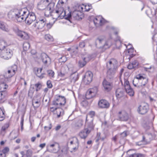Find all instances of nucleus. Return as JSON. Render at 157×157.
<instances>
[{"instance_id":"obj_1","label":"nucleus","mask_w":157,"mask_h":157,"mask_svg":"<svg viewBox=\"0 0 157 157\" xmlns=\"http://www.w3.org/2000/svg\"><path fill=\"white\" fill-rule=\"evenodd\" d=\"M8 17L10 19L21 22L25 21L28 25H30L36 19L34 13H28L24 9L14 8L10 10L8 13Z\"/></svg>"},{"instance_id":"obj_2","label":"nucleus","mask_w":157,"mask_h":157,"mask_svg":"<svg viewBox=\"0 0 157 157\" xmlns=\"http://www.w3.org/2000/svg\"><path fill=\"white\" fill-rule=\"evenodd\" d=\"M52 13V15L54 17L55 19H62L64 17L65 19L70 23H72L71 19L72 18L75 20H80L83 17L82 13L78 10H75L72 14L71 12H69L67 15H66L65 11L62 7H60L57 10H53Z\"/></svg>"},{"instance_id":"obj_3","label":"nucleus","mask_w":157,"mask_h":157,"mask_svg":"<svg viewBox=\"0 0 157 157\" xmlns=\"http://www.w3.org/2000/svg\"><path fill=\"white\" fill-rule=\"evenodd\" d=\"M106 66L108 69L107 73V76L108 78L111 79L113 77L117 71L118 63L116 59H112L106 63Z\"/></svg>"},{"instance_id":"obj_4","label":"nucleus","mask_w":157,"mask_h":157,"mask_svg":"<svg viewBox=\"0 0 157 157\" xmlns=\"http://www.w3.org/2000/svg\"><path fill=\"white\" fill-rule=\"evenodd\" d=\"M105 37L104 36L98 37L95 40L96 46L97 47L98 45L99 47L105 49L109 48L112 45L111 40L109 39L105 41Z\"/></svg>"},{"instance_id":"obj_5","label":"nucleus","mask_w":157,"mask_h":157,"mask_svg":"<svg viewBox=\"0 0 157 157\" xmlns=\"http://www.w3.org/2000/svg\"><path fill=\"white\" fill-rule=\"evenodd\" d=\"M13 55V51L7 47H4L1 50L0 57L5 59L8 60L11 58Z\"/></svg>"},{"instance_id":"obj_6","label":"nucleus","mask_w":157,"mask_h":157,"mask_svg":"<svg viewBox=\"0 0 157 157\" xmlns=\"http://www.w3.org/2000/svg\"><path fill=\"white\" fill-rule=\"evenodd\" d=\"M46 24V19L43 17H40L36 20V23L33 26L38 29H42Z\"/></svg>"},{"instance_id":"obj_7","label":"nucleus","mask_w":157,"mask_h":157,"mask_svg":"<svg viewBox=\"0 0 157 157\" xmlns=\"http://www.w3.org/2000/svg\"><path fill=\"white\" fill-rule=\"evenodd\" d=\"M66 102V98L64 96L59 95L57 98L53 101L52 104L55 106L60 107L64 106Z\"/></svg>"},{"instance_id":"obj_8","label":"nucleus","mask_w":157,"mask_h":157,"mask_svg":"<svg viewBox=\"0 0 157 157\" xmlns=\"http://www.w3.org/2000/svg\"><path fill=\"white\" fill-rule=\"evenodd\" d=\"M136 79L139 80L141 85L138 86V87L144 88L148 82V78L144 75L139 74L136 76Z\"/></svg>"},{"instance_id":"obj_9","label":"nucleus","mask_w":157,"mask_h":157,"mask_svg":"<svg viewBox=\"0 0 157 157\" xmlns=\"http://www.w3.org/2000/svg\"><path fill=\"white\" fill-rule=\"evenodd\" d=\"M124 86L126 92L130 96H134V91L130 86L128 81L126 79L124 80Z\"/></svg>"},{"instance_id":"obj_10","label":"nucleus","mask_w":157,"mask_h":157,"mask_svg":"<svg viewBox=\"0 0 157 157\" xmlns=\"http://www.w3.org/2000/svg\"><path fill=\"white\" fill-rule=\"evenodd\" d=\"M105 20L101 16L96 17L94 20L95 25L97 27L101 26L106 22Z\"/></svg>"},{"instance_id":"obj_11","label":"nucleus","mask_w":157,"mask_h":157,"mask_svg":"<svg viewBox=\"0 0 157 157\" xmlns=\"http://www.w3.org/2000/svg\"><path fill=\"white\" fill-rule=\"evenodd\" d=\"M118 117L119 120L123 121H127L129 118L128 113L124 111H121L118 112Z\"/></svg>"},{"instance_id":"obj_12","label":"nucleus","mask_w":157,"mask_h":157,"mask_svg":"<svg viewBox=\"0 0 157 157\" xmlns=\"http://www.w3.org/2000/svg\"><path fill=\"white\" fill-rule=\"evenodd\" d=\"M47 147L49 151L54 153H57L59 150V145L56 143L48 145Z\"/></svg>"},{"instance_id":"obj_13","label":"nucleus","mask_w":157,"mask_h":157,"mask_svg":"<svg viewBox=\"0 0 157 157\" xmlns=\"http://www.w3.org/2000/svg\"><path fill=\"white\" fill-rule=\"evenodd\" d=\"M67 143H70L71 145L76 144V146L73 148L74 151L77 150L78 149L79 142L76 137H72L70 138L68 140Z\"/></svg>"},{"instance_id":"obj_14","label":"nucleus","mask_w":157,"mask_h":157,"mask_svg":"<svg viewBox=\"0 0 157 157\" xmlns=\"http://www.w3.org/2000/svg\"><path fill=\"white\" fill-rule=\"evenodd\" d=\"M93 74L90 71L86 72L83 78V81L86 84H89L92 81Z\"/></svg>"},{"instance_id":"obj_15","label":"nucleus","mask_w":157,"mask_h":157,"mask_svg":"<svg viewBox=\"0 0 157 157\" xmlns=\"http://www.w3.org/2000/svg\"><path fill=\"white\" fill-rule=\"evenodd\" d=\"M152 135L151 134H146L143 136L141 141L144 144L149 143L152 139Z\"/></svg>"},{"instance_id":"obj_16","label":"nucleus","mask_w":157,"mask_h":157,"mask_svg":"<svg viewBox=\"0 0 157 157\" xmlns=\"http://www.w3.org/2000/svg\"><path fill=\"white\" fill-rule=\"evenodd\" d=\"M16 34L21 38L25 39L28 40L29 38V36L26 33L20 31L18 29L15 31Z\"/></svg>"},{"instance_id":"obj_17","label":"nucleus","mask_w":157,"mask_h":157,"mask_svg":"<svg viewBox=\"0 0 157 157\" xmlns=\"http://www.w3.org/2000/svg\"><path fill=\"white\" fill-rule=\"evenodd\" d=\"M54 6V3L48 4L47 6L45 9L44 15L45 16L48 17L50 15H51V13H52Z\"/></svg>"},{"instance_id":"obj_18","label":"nucleus","mask_w":157,"mask_h":157,"mask_svg":"<svg viewBox=\"0 0 157 157\" xmlns=\"http://www.w3.org/2000/svg\"><path fill=\"white\" fill-rule=\"evenodd\" d=\"M2 75L5 78L6 82H10V78L14 75V73H12L10 71L7 70L4 71Z\"/></svg>"},{"instance_id":"obj_19","label":"nucleus","mask_w":157,"mask_h":157,"mask_svg":"<svg viewBox=\"0 0 157 157\" xmlns=\"http://www.w3.org/2000/svg\"><path fill=\"white\" fill-rule=\"evenodd\" d=\"M59 107L57 106L56 107H51L50 108V110L52 112H54L56 110H57L56 114L57 117L58 118L63 114V110L62 109L59 108Z\"/></svg>"},{"instance_id":"obj_20","label":"nucleus","mask_w":157,"mask_h":157,"mask_svg":"<svg viewBox=\"0 0 157 157\" xmlns=\"http://www.w3.org/2000/svg\"><path fill=\"white\" fill-rule=\"evenodd\" d=\"M148 109V105L146 104L140 105L138 107V111L139 113L141 114H144L146 113Z\"/></svg>"},{"instance_id":"obj_21","label":"nucleus","mask_w":157,"mask_h":157,"mask_svg":"<svg viewBox=\"0 0 157 157\" xmlns=\"http://www.w3.org/2000/svg\"><path fill=\"white\" fill-rule=\"evenodd\" d=\"M99 107L102 108H108L109 106V104L106 100L102 99L100 100L98 103Z\"/></svg>"},{"instance_id":"obj_22","label":"nucleus","mask_w":157,"mask_h":157,"mask_svg":"<svg viewBox=\"0 0 157 157\" xmlns=\"http://www.w3.org/2000/svg\"><path fill=\"white\" fill-rule=\"evenodd\" d=\"M157 12L156 8H149L146 11V13L147 15L151 17L155 15Z\"/></svg>"},{"instance_id":"obj_23","label":"nucleus","mask_w":157,"mask_h":157,"mask_svg":"<svg viewBox=\"0 0 157 157\" xmlns=\"http://www.w3.org/2000/svg\"><path fill=\"white\" fill-rule=\"evenodd\" d=\"M41 57L43 62L45 64L51 62V59L46 53H42L41 55Z\"/></svg>"},{"instance_id":"obj_24","label":"nucleus","mask_w":157,"mask_h":157,"mask_svg":"<svg viewBox=\"0 0 157 157\" xmlns=\"http://www.w3.org/2000/svg\"><path fill=\"white\" fill-rule=\"evenodd\" d=\"M102 84L104 89L107 91H109L112 88V86L111 83L108 82L106 80H104Z\"/></svg>"},{"instance_id":"obj_25","label":"nucleus","mask_w":157,"mask_h":157,"mask_svg":"<svg viewBox=\"0 0 157 157\" xmlns=\"http://www.w3.org/2000/svg\"><path fill=\"white\" fill-rule=\"evenodd\" d=\"M124 91L123 89L121 88L117 89L116 91V95L117 98H120L124 95Z\"/></svg>"},{"instance_id":"obj_26","label":"nucleus","mask_w":157,"mask_h":157,"mask_svg":"<svg viewBox=\"0 0 157 157\" xmlns=\"http://www.w3.org/2000/svg\"><path fill=\"white\" fill-rule=\"evenodd\" d=\"M48 5V4H46L43 0L38 3L37 5V8L39 10H43L46 8V6H47Z\"/></svg>"},{"instance_id":"obj_27","label":"nucleus","mask_w":157,"mask_h":157,"mask_svg":"<svg viewBox=\"0 0 157 157\" xmlns=\"http://www.w3.org/2000/svg\"><path fill=\"white\" fill-rule=\"evenodd\" d=\"M89 133V130L85 129L79 133V136L81 138L85 139L87 137Z\"/></svg>"},{"instance_id":"obj_28","label":"nucleus","mask_w":157,"mask_h":157,"mask_svg":"<svg viewBox=\"0 0 157 157\" xmlns=\"http://www.w3.org/2000/svg\"><path fill=\"white\" fill-rule=\"evenodd\" d=\"M78 75L76 72L72 74L70 76L71 81L72 82H75L78 80Z\"/></svg>"},{"instance_id":"obj_29","label":"nucleus","mask_w":157,"mask_h":157,"mask_svg":"<svg viewBox=\"0 0 157 157\" xmlns=\"http://www.w3.org/2000/svg\"><path fill=\"white\" fill-rule=\"evenodd\" d=\"M42 70V68H38L36 72V75L40 79L43 78L45 75V74L44 73L41 74Z\"/></svg>"},{"instance_id":"obj_30","label":"nucleus","mask_w":157,"mask_h":157,"mask_svg":"<svg viewBox=\"0 0 157 157\" xmlns=\"http://www.w3.org/2000/svg\"><path fill=\"white\" fill-rule=\"evenodd\" d=\"M0 29L2 30L8 32L9 31V29L7 28V26L4 22L0 21Z\"/></svg>"},{"instance_id":"obj_31","label":"nucleus","mask_w":157,"mask_h":157,"mask_svg":"<svg viewBox=\"0 0 157 157\" xmlns=\"http://www.w3.org/2000/svg\"><path fill=\"white\" fill-rule=\"evenodd\" d=\"M8 87V86L4 83L1 84H0V92H6V90Z\"/></svg>"},{"instance_id":"obj_32","label":"nucleus","mask_w":157,"mask_h":157,"mask_svg":"<svg viewBox=\"0 0 157 157\" xmlns=\"http://www.w3.org/2000/svg\"><path fill=\"white\" fill-rule=\"evenodd\" d=\"M86 58V57L84 58L82 60H80L78 63V66L80 67H82L86 65V62L85 60Z\"/></svg>"},{"instance_id":"obj_33","label":"nucleus","mask_w":157,"mask_h":157,"mask_svg":"<svg viewBox=\"0 0 157 157\" xmlns=\"http://www.w3.org/2000/svg\"><path fill=\"white\" fill-rule=\"evenodd\" d=\"M5 111L3 109L0 108V121H3L5 118Z\"/></svg>"},{"instance_id":"obj_34","label":"nucleus","mask_w":157,"mask_h":157,"mask_svg":"<svg viewBox=\"0 0 157 157\" xmlns=\"http://www.w3.org/2000/svg\"><path fill=\"white\" fill-rule=\"evenodd\" d=\"M9 126V124H6L3 126L2 127L1 131V133L2 135H4L6 133V130L8 128Z\"/></svg>"},{"instance_id":"obj_35","label":"nucleus","mask_w":157,"mask_h":157,"mask_svg":"<svg viewBox=\"0 0 157 157\" xmlns=\"http://www.w3.org/2000/svg\"><path fill=\"white\" fill-rule=\"evenodd\" d=\"M17 66L16 65H13L10 67L9 68L8 70L10 71V72L12 73H14V75L17 70Z\"/></svg>"},{"instance_id":"obj_36","label":"nucleus","mask_w":157,"mask_h":157,"mask_svg":"<svg viewBox=\"0 0 157 157\" xmlns=\"http://www.w3.org/2000/svg\"><path fill=\"white\" fill-rule=\"evenodd\" d=\"M94 126V125L92 121H91V122L88 124L87 128L86 129L87 130H89V132H90L91 130L93 129Z\"/></svg>"},{"instance_id":"obj_37","label":"nucleus","mask_w":157,"mask_h":157,"mask_svg":"<svg viewBox=\"0 0 157 157\" xmlns=\"http://www.w3.org/2000/svg\"><path fill=\"white\" fill-rule=\"evenodd\" d=\"M94 96L89 90L87 91L86 94V97L87 99H90Z\"/></svg>"},{"instance_id":"obj_38","label":"nucleus","mask_w":157,"mask_h":157,"mask_svg":"<svg viewBox=\"0 0 157 157\" xmlns=\"http://www.w3.org/2000/svg\"><path fill=\"white\" fill-rule=\"evenodd\" d=\"M30 46V44L29 43L27 42H25L23 44V49L24 51H27L29 49Z\"/></svg>"},{"instance_id":"obj_39","label":"nucleus","mask_w":157,"mask_h":157,"mask_svg":"<svg viewBox=\"0 0 157 157\" xmlns=\"http://www.w3.org/2000/svg\"><path fill=\"white\" fill-rule=\"evenodd\" d=\"M36 91L39 90L42 87V85L40 82H38L34 85Z\"/></svg>"},{"instance_id":"obj_40","label":"nucleus","mask_w":157,"mask_h":157,"mask_svg":"<svg viewBox=\"0 0 157 157\" xmlns=\"http://www.w3.org/2000/svg\"><path fill=\"white\" fill-rule=\"evenodd\" d=\"M44 38L48 41H52L53 40V38L52 36L49 34L45 35Z\"/></svg>"},{"instance_id":"obj_41","label":"nucleus","mask_w":157,"mask_h":157,"mask_svg":"<svg viewBox=\"0 0 157 157\" xmlns=\"http://www.w3.org/2000/svg\"><path fill=\"white\" fill-rule=\"evenodd\" d=\"M89 90L91 93V94L95 96L97 92L98 89L96 87H94L93 88Z\"/></svg>"},{"instance_id":"obj_42","label":"nucleus","mask_w":157,"mask_h":157,"mask_svg":"<svg viewBox=\"0 0 157 157\" xmlns=\"http://www.w3.org/2000/svg\"><path fill=\"white\" fill-rule=\"evenodd\" d=\"M129 157H144L143 154L140 153H134L129 156Z\"/></svg>"},{"instance_id":"obj_43","label":"nucleus","mask_w":157,"mask_h":157,"mask_svg":"<svg viewBox=\"0 0 157 157\" xmlns=\"http://www.w3.org/2000/svg\"><path fill=\"white\" fill-rule=\"evenodd\" d=\"M6 92H0V101L3 100L6 95Z\"/></svg>"},{"instance_id":"obj_44","label":"nucleus","mask_w":157,"mask_h":157,"mask_svg":"<svg viewBox=\"0 0 157 157\" xmlns=\"http://www.w3.org/2000/svg\"><path fill=\"white\" fill-rule=\"evenodd\" d=\"M101 140L103 141L104 140V138H101L100 137V133H98L96 138L95 141L96 142H97L99 140Z\"/></svg>"},{"instance_id":"obj_45","label":"nucleus","mask_w":157,"mask_h":157,"mask_svg":"<svg viewBox=\"0 0 157 157\" xmlns=\"http://www.w3.org/2000/svg\"><path fill=\"white\" fill-rule=\"evenodd\" d=\"M33 151L30 149H29L26 151L25 155L27 157H31L32 155Z\"/></svg>"},{"instance_id":"obj_46","label":"nucleus","mask_w":157,"mask_h":157,"mask_svg":"<svg viewBox=\"0 0 157 157\" xmlns=\"http://www.w3.org/2000/svg\"><path fill=\"white\" fill-rule=\"evenodd\" d=\"M85 5H79L78 6V11H80L81 12L84 11V10Z\"/></svg>"},{"instance_id":"obj_47","label":"nucleus","mask_w":157,"mask_h":157,"mask_svg":"<svg viewBox=\"0 0 157 157\" xmlns=\"http://www.w3.org/2000/svg\"><path fill=\"white\" fill-rule=\"evenodd\" d=\"M66 60V58L65 56H63L59 59V61L60 62H65Z\"/></svg>"},{"instance_id":"obj_48","label":"nucleus","mask_w":157,"mask_h":157,"mask_svg":"<svg viewBox=\"0 0 157 157\" xmlns=\"http://www.w3.org/2000/svg\"><path fill=\"white\" fill-rule=\"evenodd\" d=\"M40 101H33V105L34 107H38L40 105Z\"/></svg>"},{"instance_id":"obj_49","label":"nucleus","mask_w":157,"mask_h":157,"mask_svg":"<svg viewBox=\"0 0 157 157\" xmlns=\"http://www.w3.org/2000/svg\"><path fill=\"white\" fill-rule=\"evenodd\" d=\"M84 11H88L91 9V5H88L85 6Z\"/></svg>"},{"instance_id":"obj_50","label":"nucleus","mask_w":157,"mask_h":157,"mask_svg":"<svg viewBox=\"0 0 157 157\" xmlns=\"http://www.w3.org/2000/svg\"><path fill=\"white\" fill-rule=\"evenodd\" d=\"M9 150L8 147H6L1 151V152L6 155V154L9 151Z\"/></svg>"},{"instance_id":"obj_51","label":"nucleus","mask_w":157,"mask_h":157,"mask_svg":"<svg viewBox=\"0 0 157 157\" xmlns=\"http://www.w3.org/2000/svg\"><path fill=\"white\" fill-rule=\"evenodd\" d=\"M47 85L48 88H51L52 87V84L51 81L50 80H48L47 82Z\"/></svg>"},{"instance_id":"obj_52","label":"nucleus","mask_w":157,"mask_h":157,"mask_svg":"<svg viewBox=\"0 0 157 157\" xmlns=\"http://www.w3.org/2000/svg\"><path fill=\"white\" fill-rule=\"evenodd\" d=\"M86 41H83L81 42L79 44V46L81 48H83L85 46Z\"/></svg>"},{"instance_id":"obj_53","label":"nucleus","mask_w":157,"mask_h":157,"mask_svg":"<svg viewBox=\"0 0 157 157\" xmlns=\"http://www.w3.org/2000/svg\"><path fill=\"white\" fill-rule=\"evenodd\" d=\"M48 73L50 76L53 77L54 75V72L52 70H48L47 71Z\"/></svg>"},{"instance_id":"obj_54","label":"nucleus","mask_w":157,"mask_h":157,"mask_svg":"<svg viewBox=\"0 0 157 157\" xmlns=\"http://www.w3.org/2000/svg\"><path fill=\"white\" fill-rule=\"evenodd\" d=\"M82 123L81 121H78L76 124V127L77 128H80L82 126Z\"/></svg>"},{"instance_id":"obj_55","label":"nucleus","mask_w":157,"mask_h":157,"mask_svg":"<svg viewBox=\"0 0 157 157\" xmlns=\"http://www.w3.org/2000/svg\"><path fill=\"white\" fill-rule=\"evenodd\" d=\"M132 63L133 64V66H134L135 68L138 65V63L136 60L134 61L133 62H132Z\"/></svg>"},{"instance_id":"obj_56","label":"nucleus","mask_w":157,"mask_h":157,"mask_svg":"<svg viewBox=\"0 0 157 157\" xmlns=\"http://www.w3.org/2000/svg\"><path fill=\"white\" fill-rule=\"evenodd\" d=\"M152 39L154 42L156 43V45H157V33H155L153 36Z\"/></svg>"},{"instance_id":"obj_57","label":"nucleus","mask_w":157,"mask_h":157,"mask_svg":"<svg viewBox=\"0 0 157 157\" xmlns=\"http://www.w3.org/2000/svg\"><path fill=\"white\" fill-rule=\"evenodd\" d=\"M23 122H24V119L23 118H21V131H22L23 129Z\"/></svg>"},{"instance_id":"obj_58","label":"nucleus","mask_w":157,"mask_h":157,"mask_svg":"<svg viewBox=\"0 0 157 157\" xmlns=\"http://www.w3.org/2000/svg\"><path fill=\"white\" fill-rule=\"evenodd\" d=\"M133 49L131 47L128 48V53L130 54H132V53L133 52Z\"/></svg>"},{"instance_id":"obj_59","label":"nucleus","mask_w":157,"mask_h":157,"mask_svg":"<svg viewBox=\"0 0 157 157\" xmlns=\"http://www.w3.org/2000/svg\"><path fill=\"white\" fill-rule=\"evenodd\" d=\"M128 68L129 69H132L135 68L133 64L131 63L129 64L128 66Z\"/></svg>"},{"instance_id":"obj_60","label":"nucleus","mask_w":157,"mask_h":157,"mask_svg":"<svg viewBox=\"0 0 157 157\" xmlns=\"http://www.w3.org/2000/svg\"><path fill=\"white\" fill-rule=\"evenodd\" d=\"M95 113L94 111H90L89 113V115L90 116V117H92L93 116H94Z\"/></svg>"},{"instance_id":"obj_61","label":"nucleus","mask_w":157,"mask_h":157,"mask_svg":"<svg viewBox=\"0 0 157 157\" xmlns=\"http://www.w3.org/2000/svg\"><path fill=\"white\" fill-rule=\"evenodd\" d=\"M46 4H48H48H50V3H51L52 0H43Z\"/></svg>"},{"instance_id":"obj_62","label":"nucleus","mask_w":157,"mask_h":157,"mask_svg":"<svg viewBox=\"0 0 157 157\" xmlns=\"http://www.w3.org/2000/svg\"><path fill=\"white\" fill-rule=\"evenodd\" d=\"M52 126L51 124H50V126L49 127H48L47 126H45L44 128L47 130H50V129H51V128H52Z\"/></svg>"},{"instance_id":"obj_63","label":"nucleus","mask_w":157,"mask_h":157,"mask_svg":"<svg viewBox=\"0 0 157 157\" xmlns=\"http://www.w3.org/2000/svg\"><path fill=\"white\" fill-rule=\"evenodd\" d=\"M0 157H6V155L1 152L0 151Z\"/></svg>"},{"instance_id":"obj_64","label":"nucleus","mask_w":157,"mask_h":157,"mask_svg":"<svg viewBox=\"0 0 157 157\" xmlns=\"http://www.w3.org/2000/svg\"><path fill=\"white\" fill-rule=\"evenodd\" d=\"M121 135L123 137H125L127 136V132L126 131H124L121 134Z\"/></svg>"}]
</instances>
